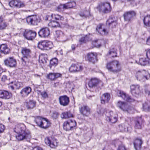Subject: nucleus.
<instances>
[{"mask_svg": "<svg viewBox=\"0 0 150 150\" xmlns=\"http://www.w3.org/2000/svg\"><path fill=\"white\" fill-rule=\"evenodd\" d=\"M101 40H93L92 41V44L95 47H100L101 45Z\"/></svg>", "mask_w": 150, "mask_h": 150, "instance_id": "de8ad7c7", "label": "nucleus"}, {"mask_svg": "<svg viewBox=\"0 0 150 150\" xmlns=\"http://www.w3.org/2000/svg\"><path fill=\"white\" fill-rule=\"evenodd\" d=\"M143 122V120L141 117H138L135 120L134 127L136 129H141Z\"/></svg>", "mask_w": 150, "mask_h": 150, "instance_id": "cd10ccee", "label": "nucleus"}, {"mask_svg": "<svg viewBox=\"0 0 150 150\" xmlns=\"http://www.w3.org/2000/svg\"><path fill=\"white\" fill-rule=\"evenodd\" d=\"M56 37L61 41L65 42L67 40L66 36L61 31L57 30L56 32Z\"/></svg>", "mask_w": 150, "mask_h": 150, "instance_id": "4be33fe9", "label": "nucleus"}, {"mask_svg": "<svg viewBox=\"0 0 150 150\" xmlns=\"http://www.w3.org/2000/svg\"><path fill=\"white\" fill-rule=\"evenodd\" d=\"M112 143L115 146L116 145L120 144L121 143V142L118 139H116L112 141Z\"/></svg>", "mask_w": 150, "mask_h": 150, "instance_id": "6e6d98bb", "label": "nucleus"}, {"mask_svg": "<svg viewBox=\"0 0 150 150\" xmlns=\"http://www.w3.org/2000/svg\"><path fill=\"white\" fill-rule=\"evenodd\" d=\"M98 80L96 79H92L88 83V86L90 87L93 88L96 86L98 83Z\"/></svg>", "mask_w": 150, "mask_h": 150, "instance_id": "2f4dec72", "label": "nucleus"}, {"mask_svg": "<svg viewBox=\"0 0 150 150\" xmlns=\"http://www.w3.org/2000/svg\"><path fill=\"white\" fill-rule=\"evenodd\" d=\"M61 76L62 74L59 73H50L47 75L46 77L51 81H54Z\"/></svg>", "mask_w": 150, "mask_h": 150, "instance_id": "b1692460", "label": "nucleus"}, {"mask_svg": "<svg viewBox=\"0 0 150 150\" xmlns=\"http://www.w3.org/2000/svg\"><path fill=\"white\" fill-rule=\"evenodd\" d=\"M83 69V67L80 64H73L69 68V71L71 72L79 71Z\"/></svg>", "mask_w": 150, "mask_h": 150, "instance_id": "412c9836", "label": "nucleus"}, {"mask_svg": "<svg viewBox=\"0 0 150 150\" xmlns=\"http://www.w3.org/2000/svg\"><path fill=\"white\" fill-rule=\"evenodd\" d=\"M4 125L0 124V134L1 133L4 129Z\"/></svg>", "mask_w": 150, "mask_h": 150, "instance_id": "13d9d810", "label": "nucleus"}, {"mask_svg": "<svg viewBox=\"0 0 150 150\" xmlns=\"http://www.w3.org/2000/svg\"><path fill=\"white\" fill-rule=\"evenodd\" d=\"M64 4L65 6L66 9H67L73 8L75 7L76 6V3L75 1H73L66 3Z\"/></svg>", "mask_w": 150, "mask_h": 150, "instance_id": "37998d69", "label": "nucleus"}, {"mask_svg": "<svg viewBox=\"0 0 150 150\" xmlns=\"http://www.w3.org/2000/svg\"><path fill=\"white\" fill-rule=\"evenodd\" d=\"M137 79L141 82H144L150 78V74L144 70L137 71L135 75Z\"/></svg>", "mask_w": 150, "mask_h": 150, "instance_id": "7ed1b4c3", "label": "nucleus"}, {"mask_svg": "<svg viewBox=\"0 0 150 150\" xmlns=\"http://www.w3.org/2000/svg\"><path fill=\"white\" fill-rule=\"evenodd\" d=\"M33 150H43V149L42 147L38 146H37L34 147L33 148Z\"/></svg>", "mask_w": 150, "mask_h": 150, "instance_id": "052dcab7", "label": "nucleus"}, {"mask_svg": "<svg viewBox=\"0 0 150 150\" xmlns=\"http://www.w3.org/2000/svg\"><path fill=\"white\" fill-rule=\"evenodd\" d=\"M36 103L33 100H30L26 103V106L28 109H33L35 106Z\"/></svg>", "mask_w": 150, "mask_h": 150, "instance_id": "473e14b6", "label": "nucleus"}, {"mask_svg": "<svg viewBox=\"0 0 150 150\" xmlns=\"http://www.w3.org/2000/svg\"><path fill=\"white\" fill-rule=\"evenodd\" d=\"M17 63L16 60L12 57H10V67H16Z\"/></svg>", "mask_w": 150, "mask_h": 150, "instance_id": "49530a36", "label": "nucleus"}, {"mask_svg": "<svg viewBox=\"0 0 150 150\" xmlns=\"http://www.w3.org/2000/svg\"><path fill=\"white\" fill-rule=\"evenodd\" d=\"M117 105L120 109L125 112H129L131 110V108L126 103L119 101L117 103Z\"/></svg>", "mask_w": 150, "mask_h": 150, "instance_id": "ddd939ff", "label": "nucleus"}, {"mask_svg": "<svg viewBox=\"0 0 150 150\" xmlns=\"http://www.w3.org/2000/svg\"><path fill=\"white\" fill-rule=\"evenodd\" d=\"M65 9H66L64 4L60 5L57 7V11L59 12L63 11Z\"/></svg>", "mask_w": 150, "mask_h": 150, "instance_id": "864d4df0", "label": "nucleus"}, {"mask_svg": "<svg viewBox=\"0 0 150 150\" xmlns=\"http://www.w3.org/2000/svg\"><path fill=\"white\" fill-rule=\"evenodd\" d=\"M45 141L46 144L49 145L52 148H54L57 146V140L54 137H46Z\"/></svg>", "mask_w": 150, "mask_h": 150, "instance_id": "9d476101", "label": "nucleus"}, {"mask_svg": "<svg viewBox=\"0 0 150 150\" xmlns=\"http://www.w3.org/2000/svg\"><path fill=\"white\" fill-rule=\"evenodd\" d=\"M73 116L72 114L70 111L62 112L61 115V117L62 119H67Z\"/></svg>", "mask_w": 150, "mask_h": 150, "instance_id": "4c0bfd02", "label": "nucleus"}, {"mask_svg": "<svg viewBox=\"0 0 150 150\" xmlns=\"http://www.w3.org/2000/svg\"><path fill=\"white\" fill-rule=\"evenodd\" d=\"M3 18L2 17H0V30L4 29L6 26V23L2 22Z\"/></svg>", "mask_w": 150, "mask_h": 150, "instance_id": "603ef678", "label": "nucleus"}, {"mask_svg": "<svg viewBox=\"0 0 150 150\" xmlns=\"http://www.w3.org/2000/svg\"><path fill=\"white\" fill-rule=\"evenodd\" d=\"M104 25L103 24H99L97 26L96 30L98 33L102 35H106L108 33L106 30L104 28Z\"/></svg>", "mask_w": 150, "mask_h": 150, "instance_id": "393cba45", "label": "nucleus"}, {"mask_svg": "<svg viewBox=\"0 0 150 150\" xmlns=\"http://www.w3.org/2000/svg\"><path fill=\"white\" fill-rule=\"evenodd\" d=\"M145 92L149 96H150V91L146 89L145 90Z\"/></svg>", "mask_w": 150, "mask_h": 150, "instance_id": "0e129e2a", "label": "nucleus"}, {"mask_svg": "<svg viewBox=\"0 0 150 150\" xmlns=\"http://www.w3.org/2000/svg\"><path fill=\"white\" fill-rule=\"evenodd\" d=\"M80 16L82 17H86V16L85 14L84 13H81L79 14Z\"/></svg>", "mask_w": 150, "mask_h": 150, "instance_id": "338daca9", "label": "nucleus"}, {"mask_svg": "<svg viewBox=\"0 0 150 150\" xmlns=\"http://www.w3.org/2000/svg\"><path fill=\"white\" fill-rule=\"evenodd\" d=\"M143 143V142L141 138H136L134 142V146L135 149L140 150Z\"/></svg>", "mask_w": 150, "mask_h": 150, "instance_id": "5701e85b", "label": "nucleus"}, {"mask_svg": "<svg viewBox=\"0 0 150 150\" xmlns=\"http://www.w3.org/2000/svg\"><path fill=\"white\" fill-rule=\"evenodd\" d=\"M118 128L121 132H123L128 131V130L127 128H126L124 124L119 125Z\"/></svg>", "mask_w": 150, "mask_h": 150, "instance_id": "3c124183", "label": "nucleus"}, {"mask_svg": "<svg viewBox=\"0 0 150 150\" xmlns=\"http://www.w3.org/2000/svg\"><path fill=\"white\" fill-rule=\"evenodd\" d=\"M117 150H126V148L123 145H119Z\"/></svg>", "mask_w": 150, "mask_h": 150, "instance_id": "4d7b16f0", "label": "nucleus"}, {"mask_svg": "<svg viewBox=\"0 0 150 150\" xmlns=\"http://www.w3.org/2000/svg\"><path fill=\"white\" fill-rule=\"evenodd\" d=\"M58 63L57 59L54 58L51 59L50 61V67H51L52 66H56Z\"/></svg>", "mask_w": 150, "mask_h": 150, "instance_id": "a18cd8bd", "label": "nucleus"}, {"mask_svg": "<svg viewBox=\"0 0 150 150\" xmlns=\"http://www.w3.org/2000/svg\"><path fill=\"white\" fill-rule=\"evenodd\" d=\"M80 112L83 116L88 117L90 114V109L86 105H83L79 108Z\"/></svg>", "mask_w": 150, "mask_h": 150, "instance_id": "f8f14e48", "label": "nucleus"}, {"mask_svg": "<svg viewBox=\"0 0 150 150\" xmlns=\"http://www.w3.org/2000/svg\"><path fill=\"white\" fill-rule=\"evenodd\" d=\"M97 8L100 12L104 13H108L110 12L111 10L110 4L108 2L100 4L97 7Z\"/></svg>", "mask_w": 150, "mask_h": 150, "instance_id": "39448f33", "label": "nucleus"}, {"mask_svg": "<svg viewBox=\"0 0 150 150\" xmlns=\"http://www.w3.org/2000/svg\"><path fill=\"white\" fill-rule=\"evenodd\" d=\"M131 92L132 95L138 97L140 93V86L138 85H132L130 86Z\"/></svg>", "mask_w": 150, "mask_h": 150, "instance_id": "9b49d317", "label": "nucleus"}, {"mask_svg": "<svg viewBox=\"0 0 150 150\" xmlns=\"http://www.w3.org/2000/svg\"><path fill=\"white\" fill-rule=\"evenodd\" d=\"M136 13L134 11L125 12L123 14L125 20L129 21L135 16Z\"/></svg>", "mask_w": 150, "mask_h": 150, "instance_id": "2eb2a0df", "label": "nucleus"}, {"mask_svg": "<svg viewBox=\"0 0 150 150\" xmlns=\"http://www.w3.org/2000/svg\"><path fill=\"white\" fill-rule=\"evenodd\" d=\"M59 100L60 105L64 106H67L70 102L69 98L66 95L60 96Z\"/></svg>", "mask_w": 150, "mask_h": 150, "instance_id": "4468645a", "label": "nucleus"}, {"mask_svg": "<svg viewBox=\"0 0 150 150\" xmlns=\"http://www.w3.org/2000/svg\"><path fill=\"white\" fill-rule=\"evenodd\" d=\"M0 49L1 50V51H0V58L2 57L1 55V52L5 54H8L9 52V49L7 47L6 44H2L1 45Z\"/></svg>", "mask_w": 150, "mask_h": 150, "instance_id": "bb28decb", "label": "nucleus"}, {"mask_svg": "<svg viewBox=\"0 0 150 150\" xmlns=\"http://www.w3.org/2000/svg\"><path fill=\"white\" fill-rule=\"evenodd\" d=\"M4 63L5 65L9 67V60L8 59H6L4 60Z\"/></svg>", "mask_w": 150, "mask_h": 150, "instance_id": "bf43d9fd", "label": "nucleus"}, {"mask_svg": "<svg viewBox=\"0 0 150 150\" xmlns=\"http://www.w3.org/2000/svg\"><path fill=\"white\" fill-rule=\"evenodd\" d=\"M38 34L39 36L41 38H46L50 35V31L47 28H44L40 30Z\"/></svg>", "mask_w": 150, "mask_h": 150, "instance_id": "a211bd4d", "label": "nucleus"}, {"mask_svg": "<svg viewBox=\"0 0 150 150\" xmlns=\"http://www.w3.org/2000/svg\"><path fill=\"white\" fill-rule=\"evenodd\" d=\"M107 54L111 55V56L113 57H116L117 56V53L116 49L115 48H113L110 49Z\"/></svg>", "mask_w": 150, "mask_h": 150, "instance_id": "c03bdc74", "label": "nucleus"}, {"mask_svg": "<svg viewBox=\"0 0 150 150\" xmlns=\"http://www.w3.org/2000/svg\"><path fill=\"white\" fill-rule=\"evenodd\" d=\"M48 56L47 54H44L41 55L39 57V62L43 64H46L47 62Z\"/></svg>", "mask_w": 150, "mask_h": 150, "instance_id": "c9c22d12", "label": "nucleus"}, {"mask_svg": "<svg viewBox=\"0 0 150 150\" xmlns=\"http://www.w3.org/2000/svg\"><path fill=\"white\" fill-rule=\"evenodd\" d=\"M76 125V122L74 120H70L65 122L63 124L64 129L66 131H69L73 129V128Z\"/></svg>", "mask_w": 150, "mask_h": 150, "instance_id": "0eeeda50", "label": "nucleus"}, {"mask_svg": "<svg viewBox=\"0 0 150 150\" xmlns=\"http://www.w3.org/2000/svg\"><path fill=\"white\" fill-rule=\"evenodd\" d=\"M146 42L147 45H150V36L147 39Z\"/></svg>", "mask_w": 150, "mask_h": 150, "instance_id": "680f3d73", "label": "nucleus"}, {"mask_svg": "<svg viewBox=\"0 0 150 150\" xmlns=\"http://www.w3.org/2000/svg\"><path fill=\"white\" fill-rule=\"evenodd\" d=\"M60 25L59 22L54 21H51L48 24L49 26L51 28H56Z\"/></svg>", "mask_w": 150, "mask_h": 150, "instance_id": "a19ab883", "label": "nucleus"}, {"mask_svg": "<svg viewBox=\"0 0 150 150\" xmlns=\"http://www.w3.org/2000/svg\"><path fill=\"white\" fill-rule=\"evenodd\" d=\"M52 18H54L57 20H63L64 18L62 16L59 14L53 15L52 14L51 15Z\"/></svg>", "mask_w": 150, "mask_h": 150, "instance_id": "8fccbe9b", "label": "nucleus"}, {"mask_svg": "<svg viewBox=\"0 0 150 150\" xmlns=\"http://www.w3.org/2000/svg\"><path fill=\"white\" fill-rule=\"evenodd\" d=\"M76 47L74 45H71V48L73 50H74L75 49Z\"/></svg>", "mask_w": 150, "mask_h": 150, "instance_id": "774afa93", "label": "nucleus"}, {"mask_svg": "<svg viewBox=\"0 0 150 150\" xmlns=\"http://www.w3.org/2000/svg\"><path fill=\"white\" fill-rule=\"evenodd\" d=\"M106 24L109 28H112L115 27L117 24V21L114 17L111 16L107 21Z\"/></svg>", "mask_w": 150, "mask_h": 150, "instance_id": "f3484780", "label": "nucleus"}, {"mask_svg": "<svg viewBox=\"0 0 150 150\" xmlns=\"http://www.w3.org/2000/svg\"><path fill=\"white\" fill-rule=\"evenodd\" d=\"M87 58L88 61L93 63L97 61L96 55L93 53H89L87 54Z\"/></svg>", "mask_w": 150, "mask_h": 150, "instance_id": "a878e982", "label": "nucleus"}, {"mask_svg": "<svg viewBox=\"0 0 150 150\" xmlns=\"http://www.w3.org/2000/svg\"><path fill=\"white\" fill-rule=\"evenodd\" d=\"M143 21L145 27H150V15L145 16Z\"/></svg>", "mask_w": 150, "mask_h": 150, "instance_id": "f704fd0d", "label": "nucleus"}, {"mask_svg": "<svg viewBox=\"0 0 150 150\" xmlns=\"http://www.w3.org/2000/svg\"><path fill=\"white\" fill-rule=\"evenodd\" d=\"M109 114L110 116L107 117L106 120L112 123H115L117 120V118L116 116L113 115V114L112 112H110Z\"/></svg>", "mask_w": 150, "mask_h": 150, "instance_id": "7c9ffc66", "label": "nucleus"}, {"mask_svg": "<svg viewBox=\"0 0 150 150\" xmlns=\"http://www.w3.org/2000/svg\"><path fill=\"white\" fill-rule=\"evenodd\" d=\"M146 57H150V49L146 53Z\"/></svg>", "mask_w": 150, "mask_h": 150, "instance_id": "69168bd1", "label": "nucleus"}, {"mask_svg": "<svg viewBox=\"0 0 150 150\" xmlns=\"http://www.w3.org/2000/svg\"><path fill=\"white\" fill-rule=\"evenodd\" d=\"M37 93L38 95H40L44 99H45L48 96L47 93L45 91L41 92L40 91H38Z\"/></svg>", "mask_w": 150, "mask_h": 150, "instance_id": "09e8293b", "label": "nucleus"}, {"mask_svg": "<svg viewBox=\"0 0 150 150\" xmlns=\"http://www.w3.org/2000/svg\"><path fill=\"white\" fill-rule=\"evenodd\" d=\"M13 130L17 134L16 137L18 140L25 139L28 141L31 137L30 132L26 129L25 126L23 124H18L16 125Z\"/></svg>", "mask_w": 150, "mask_h": 150, "instance_id": "f257e3e1", "label": "nucleus"}, {"mask_svg": "<svg viewBox=\"0 0 150 150\" xmlns=\"http://www.w3.org/2000/svg\"><path fill=\"white\" fill-rule=\"evenodd\" d=\"M21 53L23 57L21 59V61L23 65L25 66L26 64V62L28 61V59L30 57L31 51L30 49L24 47L22 49Z\"/></svg>", "mask_w": 150, "mask_h": 150, "instance_id": "20e7f679", "label": "nucleus"}, {"mask_svg": "<svg viewBox=\"0 0 150 150\" xmlns=\"http://www.w3.org/2000/svg\"><path fill=\"white\" fill-rule=\"evenodd\" d=\"M59 113L56 111H54L51 114V117L53 119H57L59 116Z\"/></svg>", "mask_w": 150, "mask_h": 150, "instance_id": "5fc2aeb1", "label": "nucleus"}, {"mask_svg": "<svg viewBox=\"0 0 150 150\" xmlns=\"http://www.w3.org/2000/svg\"><path fill=\"white\" fill-rule=\"evenodd\" d=\"M89 36V35H86L81 37L79 40V42L81 44L86 43L90 40Z\"/></svg>", "mask_w": 150, "mask_h": 150, "instance_id": "ea45409f", "label": "nucleus"}, {"mask_svg": "<svg viewBox=\"0 0 150 150\" xmlns=\"http://www.w3.org/2000/svg\"><path fill=\"white\" fill-rule=\"evenodd\" d=\"M10 6H15L17 8H23L25 6V5L23 2L15 0L10 1Z\"/></svg>", "mask_w": 150, "mask_h": 150, "instance_id": "aec40b11", "label": "nucleus"}, {"mask_svg": "<svg viewBox=\"0 0 150 150\" xmlns=\"http://www.w3.org/2000/svg\"><path fill=\"white\" fill-rule=\"evenodd\" d=\"M53 47L52 42L47 40L39 42L38 44V47L41 50H48L51 49Z\"/></svg>", "mask_w": 150, "mask_h": 150, "instance_id": "423d86ee", "label": "nucleus"}, {"mask_svg": "<svg viewBox=\"0 0 150 150\" xmlns=\"http://www.w3.org/2000/svg\"><path fill=\"white\" fill-rule=\"evenodd\" d=\"M51 123L48 120L45 118L41 125V126L40 127L44 129H46L48 128L50 126Z\"/></svg>", "mask_w": 150, "mask_h": 150, "instance_id": "72a5a7b5", "label": "nucleus"}, {"mask_svg": "<svg viewBox=\"0 0 150 150\" xmlns=\"http://www.w3.org/2000/svg\"><path fill=\"white\" fill-rule=\"evenodd\" d=\"M7 76L5 75H4L2 77V81H4L5 80L7 79Z\"/></svg>", "mask_w": 150, "mask_h": 150, "instance_id": "e2e57ef3", "label": "nucleus"}, {"mask_svg": "<svg viewBox=\"0 0 150 150\" xmlns=\"http://www.w3.org/2000/svg\"><path fill=\"white\" fill-rule=\"evenodd\" d=\"M0 98L8 99L9 98V93L7 91L0 90Z\"/></svg>", "mask_w": 150, "mask_h": 150, "instance_id": "e433bc0d", "label": "nucleus"}, {"mask_svg": "<svg viewBox=\"0 0 150 150\" xmlns=\"http://www.w3.org/2000/svg\"><path fill=\"white\" fill-rule=\"evenodd\" d=\"M31 91V88L30 87H27L23 88L21 91L20 93L23 97L27 96Z\"/></svg>", "mask_w": 150, "mask_h": 150, "instance_id": "c85d7f7f", "label": "nucleus"}, {"mask_svg": "<svg viewBox=\"0 0 150 150\" xmlns=\"http://www.w3.org/2000/svg\"><path fill=\"white\" fill-rule=\"evenodd\" d=\"M44 118L40 116H37L36 117H35L34 121L38 126L40 127L41 126V125Z\"/></svg>", "mask_w": 150, "mask_h": 150, "instance_id": "58836bf2", "label": "nucleus"}, {"mask_svg": "<svg viewBox=\"0 0 150 150\" xmlns=\"http://www.w3.org/2000/svg\"><path fill=\"white\" fill-rule=\"evenodd\" d=\"M36 33L30 30H25L23 34V36L27 39L29 40H32L36 36Z\"/></svg>", "mask_w": 150, "mask_h": 150, "instance_id": "6e6552de", "label": "nucleus"}, {"mask_svg": "<svg viewBox=\"0 0 150 150\" xmlns=\"http://www.w3.org/2000/svg\"><path fill=\"white\" fill-rule=\"evenodd\" d=\"M40 21L38 17L36 16H29L26 18L27 22L30 25H37Z\"/></svg>", "mask_w": 150, "mask_h": 150, "instance_id": "1a4fd4ad", "label": "nucleus"}, {"mask_svg": "<svg viewBox=\"0 0 150 150\" xmlns=\"http://www.w3.org/2000/svg\"><path fill=\"white\" fill-rule=\"evenodd\" d=\"M118 96L121 97L124 100L129 102H131L134 101L133 99L131 98L130 96L127 94L123 91H118L117 92Z\"/></svg>", "mask_w": 150, "mask_h": 150, "instance_id": "dca6fc26", "label": "nucleus"}, {"mask_svg": "<svg viewBox=\"0 0 150 150\" xmlns=\"http://www.w3.org/2000/svg\"><path fill=\"white\" fill-rule=\"evenodd\" d=\"M106 67L109 71L114 73H117L121 70L120 64L118 61L113 60L107 63Z\"/></svg>", "mask_w": 150, "mask_h": 150, "instance_id": "f03ea898", "label": "nucleus"}, {"mask_svg": "<svg viewBox=\"0 0 150 150\" xmlns=\"http://www.w3.org/2000/svg\"><path fill=\"white\" fill-rule=\"evenodd\" d=\"M110 98V95L109 93H106L103 94L101 98V103L104 104L105 103H108Z\"/></svg>", "mask_w": 150, "mask_h": 150, "instance_id": "c756f323", "label": "nucleus"}, {"mask_svg": "<svg viewBox=\"0 0 150 150\" xmlns=\"http://www.w3.org/2000/svg\"><path fill=\"white\" fill-rule=\"evenodd\" d=\"M143 107L145 111H150V101H147L143 104Z\"/></svg>", "mask_w": 150, "mask_h": 150, "instance_id": "79ce46f5", "label": "nucleus"}, {"mask_svg": "<svg viewBox=\"0 0 150 150\" xmlns=\"http://www.w3.org/2000/svg\"><path fill=\"white\" fill-rule=\"evenodd\" d=\"M136 62L142 66L147 65L150 64V58L149 57H142L139 58L138 61H136Z\"/></svg>", "mask_w": 150, "mask_h": 150, "instance_id": "6ab92c4d", "label": "nucleus"}]
</instances>
